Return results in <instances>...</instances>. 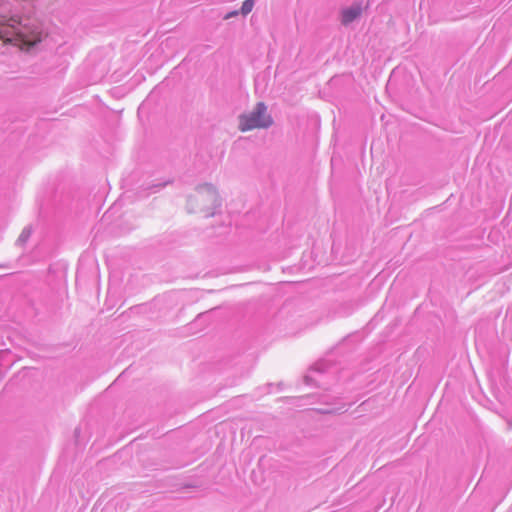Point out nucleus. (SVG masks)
Here are the masks:
<instances>
[{"mask_svg": "<svg viewBox=\"0 0 512 512\" xmlns=\"http://www.w3.org/2000/svg\"><path fill=\"white\" fill-rule=\"evenodd\" d=\"M272 124V118L267 113V107L259 102L254 111L239 117V129L246 132L253 129L267 128Z\"/></svg>", "mask_w": 512, "mask_h": 512, "instance_id": "obj_2", "label": "nucleus"}, {"mask_svg": "<svg viewBox=\"0 0 512 512\" xmlns=\"http://www.w3.org/2000/svg\"><path fill=\"white\" fill-rule=\"evenodd\" d=\"M362 13V8L360 5L351 6L348 9L343 10L342 12V23L349 24L354 21L358 16Z\"/></svg>", "mask_w": 512, "mask_h": 512, "instance_id": "obj_3", "label": "nucleus"}, {"mask_svg": "<svg viewBox=\"0 0 512 512\" xmlns=\"http://www.w3.org/2000/svg\"><path fill=\"white\" fill-rule=\"evenodd\" d=\"M254 7V0H245L241 7V14L246 16L248 15Z\"/></svg>", "mask_w": 512, "mask_h": 512, "instance_id": "obj_4", "label": "nucleus"}, {"mask_svg": "<svg viewBox=\"0 0 512 512\" xmlns=\"http://www.w3.org/2000/svg\"><path fill=\"white\" fill-rule=\"evenodd\" d=\"M0 41L3 44L11 43L21 49H29L41 41L40 32L25 33L15 20H6L0 16Z\"/></svg>", "mask_w": 512, "mask_h": 512, "instance_id": "obj_1", "label": "nucleus"}, {"mask_svg": "<svg viewBox=\"0 0 512 512\" xmlns=\"http://www.w3.org/2000/svg\"><path fill=\"white\" fill-rule=\"evenodd\" d=\"M237 15H238V11L235 10V11H232V12H229L228 14H226L224 19H229V18L237 16Z\"/></svg>", "mask_w": 512, "mask_h": 512, "instance_id": "obj_5", "label": "nucleus"}]
</instances>
